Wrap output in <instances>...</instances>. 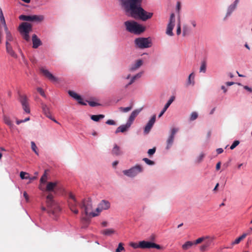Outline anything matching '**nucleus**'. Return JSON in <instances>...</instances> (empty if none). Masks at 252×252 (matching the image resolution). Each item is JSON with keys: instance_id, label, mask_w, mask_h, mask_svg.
<instances>
[{"instance_id": "nucleus-1", "label": "nucleus", "mask_w": 252, "mask_h": 252, "mask_svg": "<svg viewBox=\"0 0 252 252\" xmlns=\"http://www.w3.org/2000/svg\"><path fill=\"white\" fill-rule=\"evenodd\" d=\"M126 13L134 18H140L145 21L150 19L153 13L147 12L141 7L142 0H119Z\"/></svg>"}, {"instance_id": "nucleus-2", "label": "nucleus", "mask_w": 252, "mask_h": 252, "mask_svg": "<svg viewBox=\"0 0 252 252\" xmlns=\"http://www.w3.org/2000/svg\"><path fill=\"white\" fill-rule=\"evenodd\" d=\"M46 204L48 207L47 211L49 214L55 215L61 211V208L58 203L53 200L52 194H49L46 197Z\"/></svg>"}, {"instance_id": "nucleus-3", "label": "nucleus", "mask_w": 252, "mask_h": 252, "mask_svg": "<svg viewBox=\"0 0 252 252\" xmlns=\"http://www.w3.org/2000/svg\"><path fill=\"white\" fill-rule=\"evenodd\" d=\"M126 30L136 34H139L144 31V28L134 21H127L125 22Z\"/></svg>"}, {"instance_id": "nucleus-4", "label": "nucleus", "mask_w": 252, "mask_h": 252, "mask_svg": "<svg viewBox=\"0 0 252 252\" xmlns=\"http://www.w3.org/2000/svg\"><path fill=\"white\" fill-rule=\"evenodd\" d=\"M32 30V26L28 22H23L18 28V31L23 38L27 41H30L29 33Z\"/></svg>"}, {"instance_id": "nucleus-5", "label": "nucleus", "mask_w": 252, "mask_h": 252, "mask_svg": "<svg viewBox=\"0 0 252 252\" xmlns=\"http://www.w3.org/2000/svg\"><path fill=\"white\" fill-rule=\"evenodd\" d=\"M80 207L84 209L85 213L87 217H94L97 216V214L92 211V203L90 200H83L80 205Z\"/></svg>"}, {"instance_id": "nucleus-6", "label": "nucleus", "mask_w": 252, "mask_h": 252, "mask_svg": "<svg viewBox=\"0 0 252 252\" xmlns=\"http://www.w3.org/2000/svg\"><path fill=\"white\" fill-rule=\"evenodd\" d=\"M135 43L141 49L149 48L152 46L151 39L150 38H137L135 40Z\"/></svg>"}, {"instance_id": "nucleus-7", "label": "nucleus", "mask_w": 252, "mask_h": 252, "mask_svg": "<svg viewBox=\"0 0 252 252\" xmlns=\"http://www.w3.org/2000/svg\"><path fill=\"white\" fill-rule=\"evenodd\" d=\"M143 167L141 165L137 164L128 170L123 171L124 174L129 177H134L138 174L143 172Z\"/></svg>"}, {"instance_id": "nucleus-8", "label": "nucleus", "mask_w": 252, "mask_h": 252, "mask_svg": "<svg viewBox=\"0 0 252 252\" xmlns=\"http://www.w3.org/2000/svg\"><path fill=\"white\" fill-rule=\"evenodd\" d=\"M68 203L70 210L74 214H77L79 212L76 207L78 204V203L77 201L75 196L71 192L69 193Z\"/></svg>"}, {"instance_id": "nucleus-9", "label": "nucleus", "mask_w": 252, "mask_h": 252, "mask_svg": "<svg viewBox=\"0 0 252 252\" xmlns=\"http://www.w3.org/2000/svg\"><path fill=\"white\" fill-rule=\"evenodd\" d=\"M139 247L142 249L156 248L158 250H160L161 249V247L159 245L146 241L140 242L139 243Z\"/></svg>"}, {"instance_id": "nucleus-10", "label": "nucleus", "mask_w": 252, "mask_h": 252, "mask_svg": "<svg viewBox=\"0 0 252 252\" xmlns=\"http://www.w3.org/2000/svg\"><path fill=\"white\" fill-rule=\"evenodd\" d=\"M40 71L43 74V75H44L46 78L48 79L51 82H58L59 81V79L54 76L48 70L43 67H41L40 68Z\"/></svg>"}, {"instance_id": "nucleus-11", "label": "nucleus", "mask_w": 252, "mask_h": 252, "mask_svg": "<svg viewBox=\"0 0 252 252\" xmlns=\"http://www.w3.org/2000/svg\"><path fill=\"white\" fill-rule=\"evenodd\" d=\"M19 100L21 103L22 108L24 111L27 113H30L31 111L27 96L24 95L20 94L19 95Z\"/></svg>"}, {"instance_id": "nucleus-12", "label": "nucleus", "mask_w": 252, "mask_h": 252, "mask_svg": "<svg viewBox=\"0 0 252 252\" xmlns=\"http://www.w3.org/2000/svg\"><path fill=\"white\" fill-rule=\"evenodd\" d=\"M156 119V115H154L151 119L149 121L147 125L144 127V133L146 134H148L150 131L151 128L154 126Z\"/></svg>"}, {"instance_id": "nucleus-13", "label": "nucleus", "mask_w": 252, "mask_h": 252, "mask_svg": "<svg viewBox=\"0 0 252 252\" xmlns=\"http://www.w3.org/2000/svg\"><path fill=\"white\" fill-rule=\"evenodd\" d=\"M212 243V239L209 237H206L205 240L203 241V245L199 248L200 251L202 252L207 251L208 248L211 246Z\"/></svg>"}, {"instance_id": "nucleus-14", "label": "nucleus", "mask_w": 252, "mask_h": 252, "mask_svg": "<svg viewBox=\"0 0 252 252\" xmlns=\"http://www.w3.org/2000/svg\"><path fill=\"white\" fill-rule=\"evenodd\" d=\"M68 93L69 95L77 100L79 104L82 105H86V104L83 101V98L80 95L72 91H69Z\"/></svg>"}, {"instance_id": "nucleus-15", "label": "nucleus", "mask_w": 252, "mask_h": 252, "mask_svg": "<svg viewBox=\"0 0 252 252\" xmlns=\"http://www.w3.org/2000/svg\"><path fill=\"white\" fill-rule=\"evenodd\" d=\"M142 110V108H141L138 109L134 110L133 111H132L128 118L127 123L131 126L136 117L139 114Z\"/></svg>"}, {"instance_id": "nucleus-16", "label": "nucleus", "mask_w": 252, "mask_h": 252, "mask_svg": "<svg viewBox=\"0 0 252 252\" xmlns=\"http://www.w3.org/2000/svg\"><path fill=\"white\" fill-rule=\"evenodd\" d=\"M32 41L33 44L32 47L35 49L37 48L42 44L40 39L38 38L35 34H33L32 36Z\"/></svg>"}, {"instance_id": "nucleus-17", "label": "nucleus", "mask_w": 252, "mask_h": 252, "mask_svg": "<svg viewBox=\"0 0 252 252\" xmlns=\"http://www.w3.org/2000/svg\"><path fill=\"white\" fill-rule=\"evenodd\" d=\"M6 46V53L9 54L11 57L13 58L17 59L18 57L17 55L13 50L11 44H7Z\"/></svg>"}, {"instance_id": "nucleus-18", "label": "nucleus", "mask_w": 252, "mask_h": 252, "mask_svg": "<svg viewBox=\"0 0 252 252\" xmlns=\"http://www.w3.org/2000/svg\"><path fill=\"white\" fill-rule=\"evenodd\" d=\"M175 97L172 96L169 100L167 101L166 104L165 105L163 109L160 112V114L158 115V117H161L163 114L165 113V112L166 111L167 108L169 107V106L171 105V104L172 103V102L174 100Z\"/></svg>"}, {"instance_id": "nucleus-19", "label": "nucleus", "mask_w": 252, "mask_h": 252, "mask_svg": "<svg viewBox=\"0 0 252 252\" xmlns=\"http://www.w3.org/2000/svg\"><path fill=\"white\" fill-rule=\"evenodd\" d=\"M4 31L6 33L5 45H7H7L11 44V42L14 41V37L13 36L10 31H8V30Z\"/></svg>"}, {"instance_id": "nucleus-20", "label": "nucleus", "mask_w": 252, "mask_h": 252, "mask_svg": "<svg viewBox=\"0 0 252 252\" xmlns=\"http://www.w3.org/2000/svg\"><path fill=\"white\" fill-rule=\"evenodd\" d=\"M174 26H175V23H171V22L168 23L167 26L166 30V33L168 35L172 36L174 35L172 31L174 28Z\"/></svg>"}, {"instance_id": "nucleus-21", "label": "nucleus", "mask_w": 252, "mask_h": 252, "mask_svg": "<svg viewBox=\"0 0 252 252\" xmlns=\"http://www.w3.org/2000/svg\"><path fill=\"white\" fill-rule=\"evenodd\" d=\"M130 126V125L126 123V124L125 125H121L120 126H119L116 131H115V133H118L120 132H124L125 131H126L128 128Z\"/></svg>"}, {"instance_id": "nucleus-22", "label": "nucleus", "mask_w": 252, "mask_h": 252, "mask_svg": "<svg viewBox=\"0 0 252 252\" xmlns=\"http://www.w3.org/2000/svg\"><path fill=\"white\" fill-rule=\"evenodd\" d=\"M123 154L122 151L121 150V148L117 145L115 144L114 146V147L112 150V154L114 156H120Z\"/></svg>"}, {"instance_id": "nucleus-23", "label": "nucleus", "mask_w": 252, "mask_h": 252, "mask_svg": "<svg viewBox=\"0 0 252 252\" xmlns=\"http://www.w3.org/2000/svg\"><path fill=\"white\" fill-rule=\"evenodd\" d=\"M100 206V208H101V210H107L110 208V204L109 201L103 200L98 205Z\"/></svg>"}, {"instance_id": "nucleus-24", "label": "nucleus", "mask_w": 252, "mask_h": 252, "mask_svg": "<svg viewBox=\"0 0 252 252\" xmlns=\"http://www.w3.org/2000/svg\"><path fill=\"white\" fill-rule=\"evenodd\" d=\"M143 64V61L141 60L136 61L135 63L132 65L129 70L130 71H134L139 68Z\"/></svg>"}, {"instance_id": "nucleus-25", "label": "nucleus", "mask_w": 252, "mask_h": 252, "mask_svg": "<svg viewBox=\"0 0 252 252\" xmlns=\"http://www.w3.org/2000/svg\"><path fill=\"white\" fill-rule=\"evenodd\" d=\"M41 107L43 113L47 116V117L51 118L50 110L47 106L44 103H41Z\"/></svg>"}, {"instance_id": "nucleus-26", "label": "nucleus", "mask_w": 252, "mask_h": 252, "mask_svg": "<svg viewBox=\"0 0 252 252\" xmlns=\"http://www.w3.org/2000/svg\"><path fill=\"white\" fill-rule=\"evenodd\" d=\"M194 245L192 241H188L186 242L182 246V248L184 251H187L191 248Z\"/></svg>"}, {"instance_id": "nucleus-27", "label": "nucleus", "mask_w": 252, "mask_h": 252, "mask_svg": "<svg viewBox=\"0 0 252 252\" xmlns=\"http://www.w3.org/2000/svg\"><path fill=\"white\" fill-rule=\"evenodd\" d=\"M57 185V182H49L47 185L46 190L48 191H53Z\"/></svg>"}, {"instance_id": "nucleus-28", "label": "nucleus", "mask_w": 252, "mask_h": 252, "mask_svg": "<svg viewBox=\"0 0 252 252\" xmlns=\"http://www.w3.org/2000/svg\"><path fill=\"white\" fill-rule=\"evenodd\" d=\"M3 120L5 124H6L7 126H8L10 127H12L13 126V124L12 122V121L10 120V118L5 115H3Z\"/></svg>"}, {"instance_id": "nucleus-29", "label": "nucleus", "mask_w": 252, "mask_h": 252, "mask_svg": "<svg viewBox=\"0 0 252 252\" xmlns=\"http://www.w3.org/2000/svg\"><path fill=\"white\" fill-rule=\"evenodd\" d=\"M44 17L43 15H32V21L40 22L43 21Z\"/></svg>"}, {"instance_id": "nucleus-30", "label": "nucleus", "mask_w": 252, "mask_h": 252, "mask_svg": "<svg viewBox=\"0 0 252 252\" xmlns=\"http://www.w3.org/2000/svg\"><path fill=\"white\" fill-rule=\"evenodd\" d=\"M0 27H1V29L3 28L4 30H8L4 16L0 17Z\"/></svg>"}, {"instance_id": "nucleus-31", "label": "nucleus", "mask_w": 252, "mask_h": 252, "mask_svg": "<svg viewBox=\"0 0 252 252\" xmlns=\"http://www.w3.org/2000/svg\"><path fill=\"white\" fill-rule=\"evenodd\" d=\"M104 118V115L100 114V115H92L91 118L92 120L95 122H98L100 119H103Z\"/></svg>"}, {"instance_id": "nucleus-32", "label": "nucleus", "mask_w": 252, "mask_h": 252, "mask_svg": "<svg viewBox=\"0 0 252 252\" xmlns=\"http://www.w3.org/2000/svg\"><path fill=\"white\" fill-rule=\"evenodd\" d=\"M174 138V137L169 135V136L168 138L167 141H166L167 142V146L166 148V149L168 150L171 147V146H172V145L173 143Z\"/></svg>"}, {"instance_id": "nucleus-33", "label": "nucleus", "mask_w": 252, "mask_h": 252, "mask_svg": "<svg viewBox=\"0 0 252 252\" xmlns=\"http://www.w3.org/2000/svg\"><path fill=\"white\" fill-rule=\"evenodd\" d=\"M115 233V230L113 229H106L102 231L103 235L109 236Z\"/></svg>"}, {"instance_id": "nucleus-34", "label": "nucleus", "mask_w": 252, "mask_h": 252, "mask_svg": "<svg viewBox=\"0 0 252 252\" xmlns=\"http://www.w3.org/2000/svg\"><path fill=\"white\" fill-rule=\"evenodd\" d=\"M19 19L25 21H32V15H21L19 17Z\"/></svg>"}, {"instance_id": "nucleus-35", "label": "nucleus", "mask_w": 252, "mask_h": 252, "mask_svg": "<svg viewBox=\"0 0 252 252\" xmlns=\"http://www.w3.org/2000/svg\"><path fill=\"white\" fill-rule=\"evenodd\" d=\"M141 73H139L133 76L129 83L126 86V88H127L129 85L132 84L137 78H140L141 76Z\"/></svg>"}, {"instance_id": "nucleus-36", "label": "nucleus", "mask_w": 252, "mask_h": 252, "mask_svg": "<svg viewBox=\"0 0 252 252\" xmlns=\"http://www.w3.org/2000/svg\"><path fill=\"white\" fill-rule=\"evenodd\" d=\"M236 8V4H231L230 5L228 8V10L226 13V16H229L231 13L232 12V11L235 9Z\"/></svg>"}, {"instance_id": "nucleus-37", "label": "nucleus", "mask_w": 252, "mask_h": 252, "mask_svg": "<svg viewBox=\"0 0 252 252\" xmlns=\"http://www.w3.org/2000/svg\"><path fill=\"white\" fill-rule=\"evenodd\" d=\"M20 176L22 179H30L29 174L27 172H23V171H21L20 172Z\"/></svg>"}, {"instance_id": "nucleus-38", "label": "nucleus", "mask_w": 252, "mask_h": 252, "mask_svg": "<svg viewBox=\"0 0 252 252\" xmlns=\"http://www.w3.org/2000/svg\"><path fill=\"white\" fill-rule=\"evenodd\" d=\"M205 238L206 237H201L197 239L195 241L193 242L194 245H196L201 243L202 242H203V241L205 240Z\"/></svg>"}, {"instance_id": "nucleus-39", "label": "nucleus", "mask_w": 252, "mask_h": 252, "mask_svg": "<svg viewBox=\"0 0 252 252\" xmlns=\"http://www.w3.org/2000/svg\"><path fill=\"white\" fill-rule=\"evenodd\" d=\"M47 180V175L46 171L45 170L44 174L40 178V182L41 184L45 183Z\"/></svg>"}, {"instance_id": "nucleus-40", "label": "nucleus", "mask_w": 252, "mask_h": 252, "mask_svg": "<svg viewBox=\"0 0 252 252\" xmlns=\"http://www.w3.org/2000/svg\"><path fill=\"white\" fill-rule=\"evenodd\" d=\"M197 117H198L197 113L196 112H193L192 113H191V114L190 115L189 120H190V121H194L195 119H196L197 118Z\"/></svg>"}, {"instance_id": "nucleus-41", "label": "nucleus", "mask_w": 252, "mask_h": 252, "mask_svg": "<svg viewBox=\"0 0 252 252\" xmlns=\"http://www.w3.org/2000/svg\"><path fill=\"white\" fill-rule=\"evenodd\" d=\"M206 64L205 61L201 63V66L200 68V72H203L204 73L206 71Z\"/></svg>"}, {"instance_id": "nucleus-42", "label": "nucleus", "mask_w": 252, "mask_h": 252, "mask_svg": "<svg viewBox=\"0 0 252 252\" xmlns=\"http://www.w3.org/2000/svg\"><path fill=\"white\" fill-rule=\"evenodd\" d=\"M132 109V106H129V107H121L119 108V109L122 112H124V113H126V112H127L129 111H130L131 109Z\"/></svg>"}, {"instance_id": "nucleus-43", "label": "nucleus", "mask_w": 252, "mask_h": 252, "mask_svg": "<svg viewBox=\"0 0 252 252\" xmlns=\"http://www.w3.org/2000/svg\"><path fill=\"white\" fill-rule=\"evenodd\" d=\"M31 147L33 151L36 154V155H38V153L37 151V147L35 144V143L33 141L31 142Z\"/></svg>"}, {"instance_id": "nucleus-44", "label": "nucleus", "mask_w": 252, "mask_h": 252, "mask_svg": "<svg viewBox=\"0 0 252 252\" xmlns=\"http://www.w3.org/2000/svg\"><path fill=\"white\" fill-rule=\"evenodd\" d=\"M189 33V29L187 26H185L183 29V36H185Z\"/></svg>"}, {"instance_id": "nucleus-45", "label": "nucleus", "mask_w": 252, "mask_h": 252, "mask_svg": "<svg viewBox=\"0 0 252 252\" xmlns=\"http://www.w3.org/2000/svg\"><path fill=\"white\" fill-rule=\"evenodd\" d=\"M194 75L193 74V73H191L189 76L188 78V85H190V84H194V81H193L192 82L191 81V78H192V79H194Z\"/></svg>"}, {"instance_id": "nucleus-46", "label": "nucleus", "mask_w": 252, "mask_h": 252, "mask_svg": "<svg viewBox=\"0 0 252 252\" xmlns=\"http://www.w3.org/2000/svg\"><path fill=\"white\" fill-rule=\"evenodd\" d=\"M124 250L125 248L123 247V244L122 243H120L118 245L117 249L116 250V252H121Z\"/></svg>"}, {"instance_id": "nucleus-47", "label": "nucleus", "mask_w": 252, "mask_h": 252, "mask_svg": "<svg viewBox=\"0 0 252 252\" xmlns=\"http://www.w3.org/2000/svg\"><path fill=\"white\" fill-rule=\"evenodd\" d=\"M240 143L239 141L238 140H235L233 142L232 144L230 146V149L233 150L236 146H237Z\"/></svg>"}, {"instance_id": "nucleus-48", "label": "nucleus", "mask_w": 252, "mask_h": 252, "mask_svg": "<svg viewBox=\"0 0 252 252\" xmlns=\"http://www.w3.org/2000/svg\"><path fill=\"white\" fill-rule=\"evenodd\" d=\"M143 160L147 164L152 165L154 164V162L147 158H144Z\"/></svg>"}, {"instance_id": "nucleus-49", "label": "nucleus", "mask_w": 252, "mask_h": 252, "mask_svg": "<svg viewBox=\"0 0 252 252\" xmlns=\"http://www.w3.org/2000/svg\"><path fill=\"white\" fill-rule=\"evenodd\" d=\"M178 130H179V129L178 128H175V127L172 128L171 129V133H170V136L174 137L176 133L177 132H178Z\"/></svg>"}, {"instance_id": "nucleus-50", "label": "nucleus", "mask_w": 252, "mask_h": 252, "mask_svg": "<svg viewBox=\"0 0 252 252\" xmlns=\"http://www.w3.org/2000/svg\"><path fill=\"white\" fill-rule=\"evenodd\" d=\"M205 155L203 153H201L197 158L196 161L198 163L200 162L203 159Z\"/></svg>"}, {"instance_id": "nucleus-51", "label": "nucleus", "mask_w": 252, "mask_h": 252, "mask_svg": "<svg viewBox=\"0 0 252 252\" xmlns=\"http://www.w3.org/2000/svg\"><path fill=\"white\" fill-rule=\"evenodd\" d=\"M171 23H175V16L174 13H171L170 16L169 22Z\"/></svg>"}, {"instance_id": "nucleus-52", "label": "nucleus", "mask_w": 252, "mask_h": 252, "mask_svg": "<svg viewBox=\"0 0 252 252\" xmlns=\"http://www.w3.org/2000/svg\"><path fill=\"white\" fill-rule=\"evenodd\" d=\"M181 33V23L180 21H179L177 25V34L179 35Z\"/></svg>"}, {"instance_id": "nucleus-53", "label": "nucleus", "mask_w": 252, "mask_h": 252, "mask_svg": "<svg viewBox=\"0 0 252 252\" xmlns=\"http://www.w3.org/2000/svg\"><path fill=\"white\" fill-rule=\"evenodd\" d=\"M156 152V148H153V149H149L148 151V154L149 156H152L155 154Z\"/></svg>"}, {"instance_id": "nucleus-54", "label": "nucleus", "mask_w": 252, "mask_h": 252, "mask_svg": "<svg viewBox=\"0 0 252 252\" xmlns=\"http://www.w3.org/2000/svg\"><path fill=\"white\" fill-rule=\"evenodd\" d=\"M37 91H38V92L39 93H40V94L43 96V97H45V93L43 90L42 89H41V88H38L37 89Z\"/></svg>"}, {"instance_id": "nucleus-55", "label": "nucleus", "mask_w": 252, "mask_h": 252, "mask_svg": "<svg viewBox=\"0 0 252 252\" xmlns=\"http://www.w3.org/2000/svg\"><path fill=\"white\" fill-rule=\"evenodd\" d=\"M106 124L109 125H115L116 122L113 120H108L106 122Z\"/></svg>"}, {"instance_id": "nucleus-56", "label": "nucleus", "mask_w": 252, "mask_h": 252, "mask_svg": "<svg viewBox=\"0 0 252 252\" xmlns=\"http://www.w3.org/2000/svg\"><path fill=\"white\" fill-rule=\"evenodd\" d=\"M241 239L240 238V237H238L237 238V239H235V240L234 241H233V242H232V245H236V244H239L241 241Z\"/></svg>"}, {"instance_id": "nucleus-57", "label": "nucleus", "mask_w": 252, "mask_h": 252, "mask_svg": "<svg viewBox=\"0 0 252 252\" xmlns=\"http://www.w3.org/2000/svg\"><path fill=\"white\" fill-rule=\"evenodd\" d=\"M89 104L92 107H94L99 105L97 103L94 101H89Z\"/></svg>"}, {"instance_id": "nucleus-58", "label": "nucleus", "mask_w": 252, "mask_h": 252, "mask_svg": "<svg viewBox=\"0 0 252 252\" xmlns=\"http://www.w3.org/2000/svg\"><path fill=\"white\" fill-rule=\"evenodd\" d=\"M103 210H101V208H100V206L98 205L97 208L95 210V213L97 214V216L99 215V214Z\"/></svg>"}, {"instance_id": "nucleus-59", "label": "nucleus", "mask_w": 252, "mask_h": 252, "mask_svg": "<svg viewBox=\"0 0 252 252\" xmlns=\"http://www.w3.org/2000/svg\"><path fill=\"white\" fill-rule=\"evenodd\" d=\"M23 195H24V197H25L26 201L28 202L29 201V196L26 191L24 192Z\"/></svg>"}, {"instance_id": "nucleus-60", "label": "nucleus", "mask_w": 252, "mask_h": 252, "mask_svg": "<svg viewBox=\"0 0 252 252\" xmlns=\"http://www.w3.org/2000/svg\"><path fill=\"white\" fill-rule=\"evenodd\" d=\"M2 29H1V27H0V43L2 42Z\"/></svg>"}, {"instance_id": "nucleus-61", "label": "nucleus", "mask_w": 252, "mask_h": 252, "mask_svg": "<svg viewBox=\"0 0 252 252\" xmlns=\"http://www.w3.org/2000/svg\"><path fill=\"white\" fill-rule=\"evenodd\" d=\"M180 8H181V3L179 1H178L177 3L176 9L178 10V12H179Z\"/></svg>"}, {"instance_id": "nucleus-62", "label": "nucleus", "mask_w": 252, "mask_h": 252, "mask_svg": "<svg viewBox=\"0 0 252 252\" xmlns=\"http://www.w3.org/2000/svg\"><path fill=\"white\" fill-rule=\"evenodd\" d=\"M220 165H221V162L220 161L218 162L216 165V170H219L220 169Z\"/></svg>"}, {"instance_id": "nucleus-63", "label": "nucleus", "mask_w": 252, "mask_h": 252, "mask_svg": "<svg viewBox=\"0 0 252 252\" xmlns=\"http://www.w3.org/2000/svg\"><path fill=\"white\" fill-rule=\"evenodd\" d=\"M244 88L245 90H247V91H249V92H252V89L251 88L249 87H248V86H245L244 87Z\"/></svg>"}, {"instance_id": "nucleus-64", "label": "nucleus", "mask_w": 252, "mask_h": 252, "mask_svg": "<svg viewBox=\"0 0 252 252\" xmlns=\"http://www.w3.org/2000/svg\"><path fill=\"white\" fill-rule=\"evenodd\" d=\"M223 152V150L222 148H218L217 149V152L218 154H221Z\"/></svg>"}]
</instances>
